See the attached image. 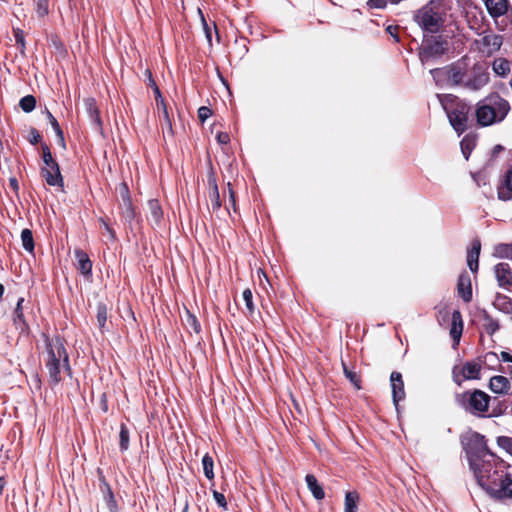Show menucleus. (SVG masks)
Listing matches in <instances>:
<instances>
[{"label":"nucleus","mask_w":512,"mask_h":512,"mask_svg":"<svg viewBox=\"0 0 512 512\" xmlns=\"http://www.w3.org/2000/svg\"><path fill=\"white\" fill-rule=\"evenodd\" d=\"M242 300L244 301L247 314L252 315L255 311V306L253 303V294L252 291L247 288L242 293Z\"/></svg>","instance_id":"34"},{"label":"nucleus","mask_w":512,"mask_h":512,"mask_svg":"<svg viewBox=\"0 0 512 512\" xmlns=\"http://www.w3.org/2000/svg\"><path fill=\"white\" fill-rule=\"evenodd\" d=\"M148 220L153 226H159L163 217L162 208L156 199L148 201Z\"/></svg>","instance_id":"22"},{"label":"nucleus","mask_w":512,"mask_h":512,"mask_svg":"<svg viewBox=\"0 0 512 512\" xmlns=\"http://www.w3.org/2000/svg\"><path fill=\"white\" fill-rule=\"evenodd\" d=\"M202 21H203V28H204V32H205V35H206V39H207L208 43L211 45V43H212L211 28L207 25V23L205 22L203 16H202Z\"/></svg>","instance_id":"52"},{"label":"nucleus","mask_w":512,"mask_h":512,"mask_svg":"<svg viewBox=\"0 0 512 512\" xmlns=\"http://www.w3.org/2000/svg\"><path fill=\"white\" fill-rule=\"evenodd\" d=\"M41 139V135L39 134V132L36 130V129H31L30 131V143L31 144H36L40 141Z\"/></svg>","instance_id":"51"},{"label":"nucleus","mask_w":512,"mask_h":512,"mask_svg":"<svg viewBox=\"0 0 512 512\" xmlns=\"http://www.w3.org/2000/svg\"><path fill=\"white\" fill-rule=\"evenodd\" d=\"M495 276L498 284L507 289H512V268L510 264L501 262L495 266Z\"/></svg>","instance_id":"16"},{"label":"nucleus","mask_w":512,"mask_h":512,"mask_svg":"<svg viewBox=\"0 0 512 512\" xmlns=\"http://www.w3.org/2000/svg\"><path fill=\"white\" fill-rule=\"evenodd\" d=\"M4 287L2 284H0V297L3 295Z\"/></svg>","instance_id":"61"},{"label":"nucleus","mask_w":512,"mask_h":512,"mask_svg":"<svg viewBox=\"0 0 512 512\" xmlns=\"http://www.w3.org/2000/svg\"><path fill=\"white\" fill-rule=\"evenodd\" d=\"M500 358L497 356L496 353L494 352H488L484 355L483 357V363L484 364H488V363H494V362H497Z\"/></svg>","instance_id":"50"},{"label":"nucleus","mask_w":512,"mask_h":512,"mask_svg":"<svg viewBox=\"0 0 512 512\" xmlns=\"http://www.w3.org/2000/svg\"><path fill=\"white\" fill-rule=\"evenodd\" d=\"M48 119L50 121V124L52 126V128L54 129V131L56 132L57 136L59 137L60 139V142L62 143V145H64V137H63V132L56 120V118L50 113L48 112Z\"/></svg>","instance_id":"45"},{"label":"nucleus","mask_w":512,"mask_h":512,"mask_svg":"<svg viewBox=\"0 0 512 512\" xmlns=\"http://www.w3.org/2000/svg\"><path fill=\"white\" fill-rule=\"evenodd\" d=\"M21 241L23 248L28 251L32 252L34 250V240L32 232L29 229H24L21 232Z\"/></svg>","instance_id":"33"},{"label":"nucleus","mask_w":512,"mask_h":512,"mask_svg":"<svg viewBox=\"0 0 512 512\" xmlns=\"http://www.w3.org/2000/svg\"><path fill=\"white\" fill-rule=\"evenodd\" d=\"M510 111L507 100L497 94H492L477 104L476 118L481 126H489L501 122Z\"/></svg>","instance_id":"3"},{"label":"nucleus","mask_w":512,"mask_h":512,"mask_svg":"<svg viewBox=\"0 0 512 512\" xmlns=\"http://www.w3.org/2000/svg\"><path fill=\"white\" fill-rule=\"evenodd\" d=\"M498 199L502 201L512 200V166L507 169L497 187Z\"/></svg>","instance_id":"15"},{"label":"nucleus","mask_w":512,"mask_h":512,"mask_svg":"<svg viewBox=\"0 0 512 512\" xmlns=\"http://www.w3.org/2000/svg\"><path fill=\"white\" fill-rule=\"evenodd\" d=\"M445 14L441 0H431L416 12L414 20L423 30L436 33L444 24Z\"/></svg>","instance_id":"5"},{"label":"nucleus","mask_w":512,"mask_h":512,"mask_svg":"<svg viewBox=\"0 0 512 512\" xmlns=\"http://www.w3.org/2000/svg\"><path fill=\"white\" fill-rule=\"evenodd\" d=\"M495 149H496L497 151H500V150L502 149V147H501V146H497Z\"/></svg>","instance_id":"64"},{"label":"nucleus","mask_w":512,"mask_h":512,"mask_svg":"<svg viewBox=\"0 0 512 512\" xmlns=\"http://www.w3.org/2000/svg\"><path fill=\"white\" fill-rule=\"evenodd\" d=\"M97 323L99 328H104L106 322H107V307L106 305L100 303L97 305Z\"/></svg>","instance_id":"38"},{"label":"nucleus","mask_w":512,"mask_h":512,"mask_svg":"<svg viewBox=\"0 0 512 512\" xmlns=\"http://www.w3.org/2000/svg\"><path fill=\"white\" fill-rule=\"evenodd\" d=\"M188 322L194 327L195 332L198 333L200 331V325L198 324V322L194 316L189 315Z\"/></svg>","instance_id":"54"},{"label":"nucleus","mask_w":512,"mask_h":512,"mask_svg":"<svg viewBox=\"0 0 512 512\" xmlns=\"http://www.w3.org/2000/svg\"><path fill=\"white\" fill-rule=\"evenodd\" d=\"M10 185L16 190L18 189V182L15 178L10 179Z\"/></svg>","instance_id":"59"},{"label":"nucleus","mask_w":512,"mask_h":512,"mask_svg":"<svg viewBox=\"0 0 512 512\" xmlns=\"http://www.w3.org/2000/svg\"><path fill=\"white\" fill-rule=\"evenodd\" d=\"M84 107L85 111L95 129L100 130L102 127V122L99 116V110L96 105V101L93 98L84 99Z\"/></svg>","instance_id":"19"},{"label":"nucleus","mask_w":512,"mask_h":512,"mask_svg":"<svg viewBox=\"0 0 512 512\" xmlns=\"http://www.w3.org/2000/svg\"><path fill=\"white\" fill-rule=\"evenodd\" d=\"M500 359L504 362H511L512 363V355L509 354L508 352L506 351H502L500 353Z\"/></svg>","instance_id":"55"},{"label":"nucleus","mask_w":512,"mask_h":512,"mask_svg":"<svg viewBox=\"0 0 512 512\" xmlns=\"http://www.w3.org/2000/svg\"><path fill=\"white\" fill-rule=\"evenodd\" d=\"M464 409L473 415H483L488 411L490 396L482 390L467 391L459 395Z\"/></svg>","instance_id":"7"},{"label":"nucleus","mask_w":512,"mask_h":512,"mask_svg":"<svg viewBox=\"0 0 512 512\" xmlns=\"http://www.w3.org/2000/svg\"><path fill=\"white\" fill-rule=\"evenodd\" d=\"M360 495L356 491L347 492L344 501V512H357Z\"/></svg>","instance_id":"30"},{"label":"nucleus","mask_w":512,"mask_h":512,"mask_svg":"<svg viewBox=\"0 0 512 512\" xmlns=\"http://www.w3.org/2000/svg\"><path fill=\"white\" fill-rule=\"evenodd\" d=\"M457 289L460 297L465 302H470L472 299L471 280L468 275H460L458 279Z\"/></svg>","instance_id":"23"},{"label":"nucleus","mask_w":512,"mask_h":512,"mask_svg":"<svg viewBox=\"0 0 512 512\" xmlns=\"http://www.w3.org/2000/svg\"><path fill=\"white\" fill-rule=\"evenodd\" d=\"M488 13L493 18H498L507 13L509 8L508 0H485Z\"/></svg>","instance_id":"18"},{"label":"nucleus","mask_w":512,"mask_h":512,"mask_svg":"<svg viewBox=\"0 0 512 512\" xmlns=\"http://www.w3.org/2000/svg\"><path fill=\"white\" fill-rule=\"evenodd\" d=\"M448 50V42L441 37H431L423 42L419 57L423 64L441 57Z\"/></svg>","instance_id":"10"},{"label":"nucleus","mask_w":512,"mask_h":512,"mask_svg":"<svg viewBox=\"0 0 512 512\" xmlns=\"http://www.w3.org/2000/svg\"><path fill=\"white\" fill-rule=\"evenodd\" d=\"M120 449L122 451H125L128 449L129 446V431L125 424H121L120 426Z\"/></svg>","instance_id":"41"},{"label":"nucleus","mask_w":512,"mask_h":512,"mask_svg":"<svg viewBox=\"0 0 512 512\" xmlns=\"http://www.w3.org/2000/svg\"><path fill=\"white\" fill-rule=\"evenodd\" d=\"M24 112H31L36 106V99L32 95H27L20 100L19 103Z\"/></svg>","instance_id":"36"},{"label":"nucleus","mask_w":512,"mask_h":512,"mask_svg":"<svg viewBox=\"0 0 512 512\" xmlns=\"http://www.w3.org/2000/svg\"><path fill=\"white\" fill-rule=\"evenodd\" d=\"M305 480L314 498L322 500L325 497V492L323 487L318 483L316 477L312 474H307Z\"/></svg>","instance_id":"27"},{"label":"nucleus","mask_w":512,"mask_h":512,"mask_svg":"<svg viewBox=\"0 0 512 512\" xmlns=\"http://www.w3.org/2000/svg\"><path fill=\"white\" fill-rule=\"evenodd\" d=\"M459 6L465 7L469 4L470 0H456Z\"/></svg>","instance_id":"60"},{"label":"nucleus","mask_w":512,"mask_h":512,"mask_svg":"<svg viewBox=\"0 0 512 512\" xmlns=\"http://www.w3.org/2000/svg\"><path fill=\"white\" fill-rule=\"evenodd\" d=\"M105 230L111 235L112 238H114V232L113 230L110 228V226L104 221V220H101Z\"/></svg>","instance_id":"58"},{"label":"nucleus","mask_w":512,"mask_h":512,"mask_svg":"<svg viewBox=\"0 0 512 512\" xmlns=\"http://www.w3.org/2000/svg\"><path fill=\"white\" fill-rule=\"evenodd\" d=\"M465 450L470 469L476 480L487 469H490V464L496 463L500 459V457L488 449L485 437L478 433H474L469 437Z\"/></svg>","instance_id":"2"},{"label":"nucleus","mask_w":512,"mask_h":512,"mask_svg":"<svg viewBox=\"0 0 512 512\" xmlns=\"http://www.w3.org/2000/svg\"><path fill=\"white\" fill-rule=\"evenodd\" d=\"M463 331V321L460 311L455 310L451 317L450 335L455 344H458Z\"/></svg>","instance_id":"20"},{"label":"nucleus","mask_w":512,"mask_h":512,"mask_svg":"<svg viewBox=\"0 0 512 512\" xmlns=\"http://www.w3.org/2000/svg\"><path fill=\"white\" fill-rule=\"evenodd\" d=\"M473 45L484 56H491L500 49L502 36L491 31H485L480 35V38L474 40Z\"/></svg>","instance_id":"13"},{"label":"nucleus","mask_w":512,"mask_h":512,"mask_svg":"<svg viewBox=\"0 0 512 512\" xmlns=\"http://www.w3.org/2000/svg\"><path fill=\"white\" fill-rule=\"evenodd\" d=\"M211 114V110L206 106H201L198 109V117L202 123L205 122L211 116Z\"/></svg>","instance_id":"49"},{"label":"nucleus","mask_w":512,"mask_h":512,"mask_svg":"<svg viewBox=\"0 0 512 512\" xmlns=\"http://www.w3.org/2000/svg\"><path fill=\"white\" fill-rule=\"evenodd\" d=\"M209 207L215 212L218 211L221 207L219 190L216 182L214 180L209 181Z\"/></svg>","instance_id":"28"},{"label":"nucleus","mask_w":512,"mask_h":512,"mask_svg":"<svg viewBox=\"0 0 512 512\" xmlns=\"http://www.w3.org/2000/svg\"><path fill=\"white\" fill-rule=\"evenodd\" d=\"M13 35L15 38V42H16L17 46L19 47L20 53L22 55H25L26 45H25V37H24L23 30H21L20 28H14Z\"/></svg>","instance_id":"37"},{"label":"nucleus","mask_w":512,"mask_h":512,"mask_svg":"<svg viewBox=\"0 0 512 512\" xmlns=\"http://www.w3.org/2000/svg\"><path fill=\"white\" fill-rule=\"evenodd\" d=\"M488 64L484 61L475 62L465 71V87L470 90H480L489 82Z\"/></svg>","instance_id":"8"},{"label":"nucleus","mask_w":512,"mask_h":512,"mask_svg":"<svg viewBox=\"0 0 512 512\" xmlns=\"http://www.w3.org/2000/svg\"><path fill=\"white\" fill-rule=\"evenodd\" d=\"M153 91L155 94L156 106L159 107V105H163V116L166 121H169L167 107L164 102V99L162 98V95H161V92H160L158 86H155V88H153Z\"/></svg>","instance_id":"44"},{"label":"nucleus","mask_w":512,"mask_h":512,"mask_svg":"<svg viewBox=\"0 0 512 512\" xmlns=\"http://www.w3.org/2000/svg\"><path fill=\"white\" fill-rule=\"evenodd\" d=\"M489 388L496 394H506L510 389V382L508 378L497 375L493 376L489 382Z\"/></svg>","instance_id":"21"},{"label":"nucleus","mask_w":512,"mask_h":512,"mask_svg":"<svg viewBox=\"0 0 512 512\" xmlns=\"http://www.w3.org/2000/svg\"><path fill=\"white\" fill-rule=\"evenodd\" d=\"M481 249V243L479 240H474L472 242L471 248L467 253V264L472 272L477 271L478 269V259Z\"/></svg>","instance_id":"24"},{"label":"nucleus","mask_w":512,"mask_h":512,"mask_svg":"<svg viewBox=\"0 0 512 512\" xmlns=\"http://www.w3.org/2000/svg\"><path fill=\"white\" fill-rule=\"evenodd\" d=\"M495 255L499 258L512 259V244H500L496 246Z\"/></svg>","instance_id":"35"},{"label":"nucleus","mask_w":512,"mask_h":512,"mask_svg":"<svg viewBox=\"0 0 512 512\" xmlns=\"http://www.w3.org/2000/svg\"><path fill=\"white\" fill-rule=\"evenodd\" d=\"M24 299L23 298H20L17 302V306L14 310V321L16 324H18L19 322H24L23 321V312H22V303H23Z\"/></svg>","instance_id":"48"},{"label":"nucleus","mask_w":512,"mask_h":512,"mask_svg":"<svg viewBox=\"0 0 512 512\" xmlns=\"http://www.w3.org/2000/svg\"><path fill=\"white\" fill-rule=\"evenodd\" d=\"M47 360L46 368L53 384L61 381V370L70 371L69 358L60 338H46Z\"/></svg>","instance_id":"4"},{"label":"nucleus","mask_w":512,"mask_h":512,"mask_svg":"<svg viewBox=\"0 0 512 512\" xmlns=\"http://www.w3.org/2000/svg\"><path fill=\"white\" fill-rule=\"evenodd\" d=\"M444 109L447 112L450 124L454 130L460 135L467 128L468 113L470 107L461 101L455 103L453 108H448L447 105L443 104Z\"/></svg>","instance_id":"11"},{"label":"nucleus","mask_w":512,"mask_h":512,"mask_svg":"<svg viewBox=\"0 0 512 512\" xmlns=\"http://www.w3.org/2000/svg\"><path fill=\"white\" fill-rule=\"evenodd\" d=\"M482 361L480 359L467 361L463 365H456L452 369L454 382L460 385L464 380L479 379Z\"/></svg>","instance_id":"12"},{"label":"nucleus","mask_w":512,"mask_h":512,"mask_svg":"<svg viewBox=\"0 0 512 512\" xmlns=\"http://www.w3.org/2000/svg\"><path fill=\"white\" fill-rule=\"evenodd\" d=\"M42 158L44 167L41 169V175L50 186H63V178L60 173L59 165L53 158L47 145L42 146Z\"/></svg>","instance_id":"9"},{"label":"nucleus","mask_w":512,"mask_h":512,"mask_svg":"<svg viewBox=\"0 0 512 512\" xmlns=\"http://www.w3.org/2000/svg\"><path fill=\"white\" fill-rule=\"evenodd\" d=\"M344 374L357 389L361 388L360 378L356 372H353L344 366Z\"/></svg>","instance_id":"46"},{"label":"nucleus","mask_w":512,"mask_h":512,"mask_svg":"<svg viewBox=\"0 0 512 512\" xmlns=\"http://www.w3.org/2000/svg\"><path fill=\"white\" fill-rule=\"evenodd\" d=\"M120 196V210L121 215L126 222H131L135 217V211L130 198L129 189L126 183H120L118 187Z\"/></svg>","instance_id":"14"},{"label":"nucleus","mask_w":512,"mask_h":512,"mask_svg":"<svg viewBox=\"0 0 512 512\" xmlns=\"http://www.w3.org/2000/svg\"><path fill=\"white\" fill-rule=\"evenodd\" d=\"M36 13L39 17H45L49 13V0H34Z\"/></svg>","instance_id":"40"},{"label":"nucleus","mask_w":512,"mask_h":512,"mask_svg":"<svg viewBox=\"0 0 512 512\" xmlns=\"http://www.w3.org/2000/svg\"><path fill=\"white\" fill-rule=\"evenodd\" d=\"M217 140L221 144H227L230 141V137H229V135L227 133L220 132L217 135Z\"/></svg>","instance_id":"53"},{"label":"nucleus","mask_w":512,"mask_h":512,"mask_svg":"<svg viewBox=\"0 0 512 512\" xmlns=\"http://www.w3.org/2000/svg\"><path fill=\"white\" fill-rule=\"evenodd\" d=\"M512 378V367H509L508 370L506 371Z\"/></svg>","instance_id":"62"},{"label":"nucleus","mask_w":512,"mask_h":512,"mask_svg":"<svg viewBox=\"0 0 512 512\" xmlns=\"http://www.w3.org/2000/svg\"><path fill=\"white\" fill-rule=\"evenodd\" d=\"M146 74L148 76L149 86H151L152 88H155V86H157V85H156L154 79L152 78L151 72L150 71H146Z\"/></svg>","instance_id":"57"},{"label":"nucleus","mask_w":512,"mask_h":512,"mask_svg":"<svg viewBox=\"0 0 512 512\" xmlns=\"http://www.w3.org/2000/svg\"><path fill=\"white\" fill-rule=\"evenodd\" d=\"M493 306L508 315L512 316V299L503 294H497L494 301Z\"/></svg>","instance_id":"26"},{"label":"nucleus","mask_w":512,"mask_h":512,"mask_svg":"<svg viewBox=\"0 0 512 512\" xmlns=\"http://www.w3.org/2000/svg\"><path fill=\"white\" fill-rule=\"evenodd\" d=\"M104 499L106 501L107 507L110 511H116V501L114 499V495L110 489V487L106 486V491H104Z\"/></svg>","instance_id":"43"},{"label":"nucleus","mask_w":512,"mask_h":512,"mask_svg":"<svg viewBox=\"0 0 512 512\" xmlns=\"http://www.w3.org/2000/svg\"><path fill=\"white\" fill-rule=\"evenodd\" d=\"M187 511H188V503L185 504L182 512H187Z\"/></svg>","instance_id":"63"},{"label":"nucleus","mask_w":512,"mask_h":512,"mask_svg":"<svg viewBox=\"0 0 512 512\" xmlns=\"http://www.w3.org/2000/svg\"><path fill=\"white\" fill-rule=\"evenodd\" d=\"M484 321V327L488 334L493 335L499 329L498 321L489 315H485Z\"/></svg>","instance_id":"39"},{"label":"nucleus","mask_w":512,"mask_h":512,"mask_svg":"<svg viewBox=\"0 0 512 512\" xmlns=\"http://www.w3.org/2000/svg\"><path fill=\"white\" fill-rule=\"evenodd\" d=\"M497 444L500 448L512 455V438L507 436H500L497 438Z\"/></svg>","instance_id":"42"},{"label":"nucleus","mask_w":512,"mask_h":512,"mask_svg":"<svg viewBox=\"0 0 512 512\" xmlns=\"http://www.w3.org/2000/svg\"><path fill=\"white\" fill-rule=\"evenodd\" d=\"M489 467L476 480L478 485L494 500H512V465L500 458Z\"/></svg>","instance_id":"1"},{"label":"nucleus","mask_w":512,"mask_h":512,"mask_svg":"<svg viewBox=\"0 0 512 512\" xmlns=\"http://www.w3.org/2000/svg\"><path fill=\"white\" fill-rule=\"evenodd\" d=\"M212 494H213V498L216 501V503L224 510H227V501H226L224 494H222L214 489L212 490Z\"/></svg>","instance_id":"47"},{"label":"nucleus","mask_w":512,"mask_h":512,"mask_svg":"<svg viewBox=\"0 0 512 512\" xmlns=\"http://www.w3.org/2000/svg\"><path fill=\"white\" fill-rule=\"evenodd\" d=\"M74 253L78 262V270L84 275H90L92 270V262L90 261L88 255L80 249H76Z\"/></svg>","instance_id":"25"},{"label":"nucleus","mask_w":512,"mask_h":512,"mask_svg":"<svg viewBox=\"0 0 512 512\" xmlns=\"http://www.w3.org/2000/svg\"><path fill=\"white\" fill-rule=\"evenodd\" d=\"M393 403L398 408L399 402L405 398L404 382L399 372H392L390 375Z\"/></svg>","instance_id":"17"},{"label":"nucleus","mask_w":512,"mask_h":512,"mask_svg":"<svg viewBox=\"0 0 512 512\" xmlns=\"http://www.w3.org/2000/svg\"><path fill=\"white\" fill-rule=\"evenodd\" d=\"M230 186V183L228 184ZM230 204L235 208V194L231 187H229Z\"/></svg>","instance_id":"56"},{"label":"nucleus","mask_w":512,"mask_h":512,"mask_svg":"<svg viewBox=\"0 0 512 512\" xmlns=\"http://www.w3.org/2000/svg\"><path fill=\"white\" fill-rule=\"evenodd\" d=\"M465 71L466 65L458 62L447 67L431 69L430 74L438 86L463 85L465 87Z\"/></svg>","instance_id":"6"},{"label":"nucleus","mask_w":512,"mask_h":512,"mask_svg":"<svg viewBox=\"0 0 512 512\" xmlns=\"http://www.w3.org/2000/svg\"><path fill=\"white\" fill-rule=\"evenodd\" d=\"M475 145H476V139L474 136L467 135L462 139L460 146H461V151L466 160H468L469 155H470L471 151L474 149Z\"/></svg>","instance_id":"31"},{"label":"nucleus","mask_w":512,"mask_h":512,"mask_svg":"<svg viewBox=\"0 0 512 512\" xmlns=\"http://www.w3.org/2000/svg\"><path fill=\"white\" fill-rule=\"evenodd\" d=\"M494 73L500 77H506L510 71V62L504 58H496L492 63Z\"/></svg>","instance_id":"29"},{"label":"nucleus","mask_w":512,"mask_h":512,"mask_svg":"<svg viewBox=\"0 0 512 512\" xmlns=\"http://www.w3.org/2000/svg\"><path fill=\"white\" fill-rule=\"evenodd\" d=\"M202 466H203V472L207 479L213 480L214 479V461L213 458L209 454H205L202 458Z\"/></svg>","instance_id":"32"}]
</instances>
